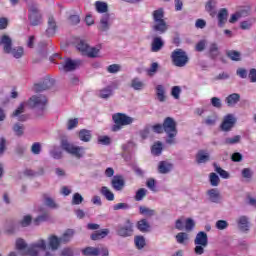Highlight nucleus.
Masks as SVG:
<instances>
[{
	"mask_svg": "<svg viewBox=\"0 0 256 256\" xmlns=\"http://www.w3.org/2000/svg\"><path fill=\"white\" fill-rule=\"evenodd\" d=\"M95 8L97 13H105L100 19V24L98 26L99 31L107 32L111 29V14L107 13L109 11V4L103 1H96Z\"/></svg>",
	"mask_w": 256,
	"mask_h": 256,
	"instance_id": "obj_1",
	"label": "nucleus"
},
{
	"mask_svg": "<svg viewBox=\"0 0 256 256\" xmlns=\"http://www.w3.org/2000/svg\"><path fill=\"white\" fill-rule=\"evenodd\" d=\"M29 256H55V254L47 251V240L40 238L27 248Z\"/></svg>",
	"mask_w": 256,
	"mask_h": 256,
	"instance_id": "obj_2",
	"label": "nucleus"
},
{
	"mask_svg": "<svg viewBox=\"0 0 256 256\" xmlns=\"http://www.w3.org/2000/svg\"><path fill=\"white\" fill-rule=\"evenodd\" d=\"M112 120L114 124L111 127V131L117 133V131H121L123 127L127 125H132L135 122V118L128 116L125 113H115L112 115Z\"/></svg>",
	"mask_w": 256,
	"mask_h": 256,
	"instance_id": "obj_3",
	"label": "nucleus"
},
{
	"mask_svg": "<svg viewBox=\"0 0 256 256\" xmlns=\"http://www.w3.org/2000/svg\"><path fill=\"white\" fill-rule=\"evenodd\" d=\"M163 17H165V14L162 9H158L153 12L154 25L152 26V31L157 33V35L167 33V22H165Z\"/></svg>",
	"mask_w": 256,
	"mask_h": 256,
	"instance_id": "obj_4",
	"label": "nucleus"
},
{
	"mask_svg": "<svg viewBox=\"0 0 256 256\" xmlns=\"http://www.w3.org/2000/svg\"><path fill=\"white\" fill-rule=\"evenodd\" d=\"M162 127L168 137L166 139V143H168V145H173V143H175V140L173 139L177 137V122H175V119H173L172 117H166L164 119Z\"/></svg>",
	"mask_w": 256,
	"mask_h": 256,
	"instance_id": "obj_5",
	"label": "nucleus"
},
{
	"mask_svg": "<svg viewBox=\"0 0 256 256\" xmlns=\"http://www.w3.org/2000/svg\"><path fill=\"white\" fill-rule=\"evenodd\" d=\"M60 147L62 151L72 155V157H76V159H81V157L85 155V148L82 146H75V144L69 142L67 139L61 140Z\"/></svg>",
	"mask_w": 256,
	"mask_h": 256,
	"instance_id": "obj_6",
	"label": "nucleus"
},
{
	"mask_svg": "<svg viewBox=\"0 0 256 256\" xmlns=\"http://www.w3.org/2000/svg\"><path fill=\"white\" fill-rule=\"evenodd\" d=\"M26 105L31 109H37V115L41 116L45 111V107H47V97L45 95H34L30 97Z\"/></svg>",
	"mask_w": 256,
	"mask_h": 256,
	"instance_id": "obj_7",
	"label": "nucleus"
},
{
	"mask_svg": "<svg viewBox=\"0 0 256 256\" xmlns=\"http://www.w3.org/2000/svg\"><path fill=\"white\" fill-rule=\"evenodd\" d=\"M76 48L78 49V51L82 53V55H85L86 57H90V59H95V57L99 55V51H101L100 46L91 47L87 44V42H85V40H80L77 43Z\"/></svg>",
	"mask_w": 256,
	"mask_h": 256,
	"instance_id": "obj_8",
	"label": "nucleus"
},
{
	"mask_svg": "<svg viewBox=\"0 0 256 256\" xmlns=\"http://www.w3.org/2000/svg\"><path fill=\"white\" fill-rule=\"evenodd\" d=\"M171 59L175 67H185L189 63V56L183 49H176L171 54Z\"/></svg>",
	"mask_w": 256,
	"mask_h": 256,
	"instance_id": "obj_9",
	"label": "nucleus"
},
{
	"mask_svg": "<svg viewBox=\"0 0 256 256\" xmlns=\"http://www.w3.org/2000/svg\"><path fill=\"white\" fill-rule=\"evenodd\" d=\"M28 13V21L32 27H37V25H41V23H43L41 12H39L37 4H32L28 9Z\"/></svg>",
	"mask_w": 256,
	"mask_h": 256,
	"instance_id": "obj_10",
	"label": "nucleus"
},
{
	"mask_svg": "<svg viewBox=\"0 0 256 256\" xmlns=\"http://www.w3.org/2000/svg\"><path fill=\"white\" fill-rule=\"evenodd\" d=\"M235 123H237V119H235V116L233 114H228L224 116V119L220 125L221 131L229 132L233 127H235Z\"/></svg>",
	"mask_w": 256,
	"mask_h": 256,
	"instance_id": "obj_11",
	"label": "nucleus"
},
{
	"mask_svg": "<svg viewBox=\"0 0 256 256\" xmlns=\"http://www.w3.org/2000/svg\"><path fill=\"white\" fill-rule=\"evenodd\" d=\"M117 235L120 237H131L133 235V223L131 220H126L124 225H119Z\"/></svg>",
	"mask_w": 256,
	"mask_h": 256,
	"instance_id": "obj_12",
	"label": "nucleus"
},
{
	"mask_svg": "<svg viewBox=\"0 0 256 256\" xmlns=\"http://www.w3.org/2000/svg\"><path fill=\"white\" fill-rule=\"evenodd\" d=\"M55 84V80L51 78L44 79L41 83L34 85L35 93H41L42 91H47V89H51Z\"/></svg>",
	"mask_w": 256,
	"mask_h": 256,
	"instance_id": "obj_13",
	"label": "nucleus"
},
{
	"mask_svg": "<svg viewBox=\"0 0 256 256\" xmlns=\"http://www.w3.org/2000/svg\"><path fill=\"white\" fill-rule=\"evenodd\" d=\"M79 65H81V60L66 58L60 69H63L66 73H69L70 71H75Z\"/></svg>",
	"mask_w": 256,
	"mask_h": 256,
	"instance_id": "obj_14",
	"label": "nucleus"
},
{
	"mask_svg": "<svg viewBox=\"0 0 256 256\" xmlns=\"http://www.w3.org/2000/svg\"><path fill=\"white\" fill-rule=\"evenodd\" d=\"M239 231L242 233H247L250 229V222L248 216L241 215L236 219Z\"/></svg>",
	"mask_w": 256,
	"mask_h": 256,
	"instance_id": "obj_15",
	"label": "nucleus"
},
{
	"mask_svg": "<svg viewBox=\"0 0 256 256\" xmlns=\"http://www.w3.org/2000/svg\"><path fill=\"white\" fill-rule=\"evenodd\" d=\"M124 151V160L129 161V159H133V154L135 153V143L128 142L122 147Z\"/></svg>",
	"mask_w": 256,
	"mask_h": 256,
	"instance_id": "obj_16",
	"label": "nucleus"
},
{
	"mask_svg": "<svg viewBox=\"0 0 256 256\" xmlns=\"http://www.w3.org/2000/svg\"><path fill=\"white\" fill-rule=\"evenodd\" d=\"M0 45H2L4 53L9 54L13 49V40L9 35H3L0 39Z\"/></svg>",
	"mask_w": 256,
	"mask_h": 256,
	"instance_id": "obj_17",
	"label": "nucleus"
},
{
	"mask_svg": "<svg viewBox=\"0 0 256 256\" xmlns=\"http://www.w3.org/2000/svg\"><path fill=\"white\" fill-rule=\"evenodd\" d=\"M164 45L165 42L163 41V38L159 36L154 37L151 44L152 53H158V51H161V49H163Z\"/></svg>",
	"mask_w": 256,
	"mask_h": 256,
	"instance_id": "obj_18",
	"label": "nucleus"
},
{
	"mask_svg": "<svg viewBox=\"0 0 256 256\" xmlns=\"http://www.w3.org/2000/svg\"><path fill=\"white\" fill-rule=\"evenodd\" d=\"M57 33V22L55 21V18L50 16L48 18V27L46 29V35L48 37H53Z\"/></svg>",
	"mask_w": 256,
	"mask_h": 256,
	"instance_id": "obj_19",
	"label": "nucleus"
},
{
	"mask_svg": "<svg viewBox=\"0 0 256 256\" xmlns=\"http://www.w3.org/2000/svg\"><path fill=\"white\" fill-rule=\"evenodd\" d=\"M173 171V164L168 161H161L158 164V172L161 175H167V173H171Z\"/></svg>",
	"mask_w": 256,
	"mask_h": 256,
	"instance_id": "obj_20",
	"label": "nucleus"
},
{
	"mask_svg": "<svg viewBox=\"0 0 256 256\" xmlns=\"http://www.w3.org/2000/svg\"><path fill=\"white\" fill-rule=\"evenodd\" d=\"M195 245H202V247H207L209 245V238L207 237V233L201 231L196 235L194 240Z\"/></svg>",
	"mask_w": 256,
	"mask_h": 256,
	"instance_id": "obj_21",
	"label": "nucleus"
},
{
	"mask_svg": "<svg viewBox=\"0 0 256 256\" xmlns=\"http://www.w3.org/2000/svg\"><path fill=\"white\" fill-rule=\"evenodd\" d=\"M111 185L115 191H123L125 187V180L122 176H114L111 181Z\"/></svg>",
	"mask_w": 256,
	"mask_h": 256,
	"instance_id": "obj_22",
	"label": "nucleus"
},
{
	"mask_svg": "<svg viewBox=\"0 0 256 256\" xmlns=\"http://www.w3.org/2000/svg\"><path fill=\"white\" fill-rule=\"evenodd\" d=\"M61 238L57 237L56 235H50L48 237V245L51 251H57L59 247H61Z\"/></svg>",
	"mask_w": 256,
	"mask_h": 256,
	"instance_id": "obj_23",
	"label": "nucleus"
},
{
	"mask_svg": "<svg viewBox=\"0 0 256 256\" xmlns=\"http://www.w3.org/2000/svg\"><path fill=\"white\" fill-rule=\"evenodd\" d=\"M25 111V103H21L18 108L13 112V117H18V121H27L29 119L28 115H21Z\"/></svg>",
	"mask_w": 256,
	"mask_h": 256,
	"instance_id": "obj_24",
	"label": "nucleus"
},
{
	"mask_svg": "<svg viewBox=\"0 0 256 256\" xmlns=\"http://www.w3.org/2000/svg\"><path fill=\"white\" fill-rule=\"evenodd\" d=\"M156 97L160 103H165L167 96L165 95V86L158 84L155 87Z\"/></svg>",
	"mask_w": 256,
	"mask_h": 256,
	"instance_id": "obj_25",
	"label": "nucleus"
},
{
	"mask_svg": "<svg viewBox=\"0 0 256 256\" xmlns=\"http://www.w3.org/2000/svg\"><path fill=\"white\" fill-rule=\"evenodd\" d=\"M136 227L138 231H141V233H149V231H151V224H149L147 219H141L138 221Z\"/></svg>",
	"mask_w": 256,
	"mask_h": 256,
	"instance_id": "obj_26",
	"label": "nucleus"
},
{
	"mask_svg": "<svg viewBox=\"0 0 256 256\" xmlns=\"http://www.w3.org/2000/svg\"><path fill=\"white\" fill-rule=\"evenodd\" d=\"M226 103L228 107H235L237 105L238 101H241V95L239 93H232L227 96Z\"/></svg>",
	"mask_w": 256,
	"mask_h": 256,
	"instance_id": "obj_27",
	"label": "nucleus"
},
{
	"mask_svg": "<svg viewBox=\"0 0 256 256\" xmlns=\"http://www.w3.org/2000/svg\"><path fill=\"white\" fill-rule=\"evenodd\" d=\"M74 235H75V230H73V229H67V230L62 234V236L60 237L61 243L66 244V243L71 242V239H73Z\"/></svg>",
	"mask_w": 256,
	"mask_h": 256,
	"instance_id": "obj_28",
	"label": "nucleus"
},
{
	"mask_svg": "<svg viewBox=\"0 0 256 256\" xmlns=\"http://www.w3.org/2000/svg\"><path fill=\"white\" fill-rule=\"evenodd\" d=\"M229 15V12L227 9L222 8L218 12V26L223 27L225 25V22L227 21V16Z\"/></svg>",
	"mask_w": 256,
	"mask_h": 256,
	"instance_id": "obj_29",
	"label": "nucleus"
},
{
	"mask_svg": "<svg viewBox=\"0 0 256 256\" xmlns=\"http://www.w3.org/2000/svg\"><path fill=\"white\" fill-rule=\"evenodd\" d=\"M101 250L99 248L88 246L82 250V255L84 256H99Z\"/></svg>",
	"mask_w": 256,
	"mask_h": 256,
	"instance_id": "obj_30",
	"label": "nucleus"
},
{
	"mask_svg": "<svg viewBox=\"0 0 256 256\" xmlns=\"http://www.w3.org/2000/svg\"><path fill=\"white\" fill-rule=\"evenodd\" d=\"M78 137L80 141H83L84 143H89V141H91V130H87V129L80 130Z\"/></svg>",
	"mask_w": 256,
	"mask_h": 256,
	"instance_id": "obj_31",
	"label": "nucleus"
},
{
	"mask_svg": "<svg viewBox=\"0 0 256 256\" xmlns=\"http://www.w3.org/2000/svg\"><path fill=\"white\" fill-rule=\"evenodd\" d=\"M109 235V229H103L102 231L94 232L91 235L92 241H99V239H105Z\"/></svg>",
	"mask_w": 256,
	"mask_h": 256,
	"instance_id": "obj_32",
	"label": "nucleus"
},
{
	"mask_svg": "<svg viewBox=\"0 0 256 256\" xmlns=\"http://www.w3.org/2000/svg\"><path fill=\"white\" fill-rule=\"evenodd\" d=\"M209 200L212 203H219V190L217 188H212L207 192Z\"/></svg>",
	"mask_w": 256,
	"mask_h": 256,
	"instance_id": "obj_33",
	"label": "nucleus"
},
{
	"mask_svg": "<svg viewBox=\"0 0 256 256\" xmlns=\"http://www.w3.org/2000/svg\"><path fill=\"white\" fill-rule=\"evenodd\" d=\"M100 193L107 199V201L115 200V194H113V192H111L107 186L102 187Z\"/></svg>",
	"mask_w": 256,
	"mask_h": 256,
	"instance_id": "obj_34",
	"label": "nucleus"
},
{
	"mask_svg": "<svg viewBox=\"0 0 256 256\" xmlns=\"http://www.w3.org/2000/svg\"><path fill=\"white\" fill-rule=\"evenodd\" d=\"M209 53H210V59H212V61H215V59L219 57V47L217 46V43H212L210 45Z\"/></svg>",
	"mask_w": 256,
	"mask_h": 256,
	"instance_id": "obj_35",
	"label": "nucleus"
},
{
	"mask_svg": "<svg viewBox=\"0 0 256 256\" xmlns=\"http://www.w3.org/2000/svg\"><path fill=\"white\" fill-rule=\"evenodd\" d=\"M131 87L134 89V91H141L143 90V87H145V84L141 81V79L133 78L131 81Z\"/></svg>",
	"mask_w": 256,
	"mask_h": 256,
	"instance_id": "obj_36",
	"label": "nucleus"
},
{
	"mask_svg": "<svg viewBox=\"0 0 256 256\" xmlns=\"http://www.w3.org/2000/svg\"><path fill=\"white\" fill-rule=\"evenodd\" d=\"M24 49L21 46L14 47L8 55H12L14 59H21L23 57Z\"/></svg>",
	"mask_w": 256,
	"mask_h": 256,
	"instance_id": "obj_37",
	"label": "nucleus"
},
{
	"mask_svg": "<svg viewBox=\"0 0 256 256\" xmlns=\"http://www.w3.org/2000/svg\"><path fill=\"white\" fill-rule=\"evenodd\" d=\"M113 95V87L108 86L102 90H100L99 97L101 99H109Z\"/></svg>",
	"mask_w": 256,
	"mask_h": 256,
	"instance_id": "obj_38",
	"label": "nucleus"
},
{
	"mask_svg": "<svg viewBox=\"0 0 256 256\" xmlns=\"http://www.w3.org/2000/svg\"><path fill=\"white\" fill-rule=\"evenodd\" d=\"M226 55L231 61H241V53L236 50H228Z\"/></svg>",
	"mask_w": 256,
	"mask_h": 256,
	"instance_id": "obj_39",
	"label": "nucleus"
},
{
	"mask_svg": "<svg viewBox=\"0 0 256 256\" xmlns=\"http://www.w3.org/2000/svg\"><path fill=\"white\" fill-rule=\"evenodd\" d=\"M157 71H159V63L157 62L152 63L151 66L146 69L148 77H154V75L157 74Z\"/></svg>",
	"mask_w": 256,
	"mask_h": 256,
	"instance_id": "obj_40",
	"label": "nucleus"
},
{
	"mask_svg": "<svg viewBox=\"0 0 256 256\" xmlns=\"http://www.w3.org/2000/svg\"><path fill=\"white\" fill-rule=\"evenodd\" d=\"M44 203L46 207H49L50 209H58L59 205L55 203V200L47 195H44Z\"/></svg>",
	"mask_w": 256,
	"mask_h": 256,
	"instance_id": "obj_41",
	"label": "nucleus"
},
{
	"mask_svg": "<svg viewBox=\"0 0 256 256\" xmlns=\"http://www.w3.org/2000/svg\"><path fill=\"white\" fill-rule=\"evenodd\" d=\"M240 141L241 135H236L234 137L225 138L224 143L225 145H237V143H240Z\"/></svg>",
	"mask_w": 256,
	"mask_h": 256,
	"instance_id": "obj_42",
	"label": "nucleus"
},
{
	"mask_svg": "<svg viewBox=\"0 0 256 256\" xmlns=\"http://www.w3.org/2000/svg\"><path fill=\"white\" fill-rule=\"evenodd\" d=\"M139 211L141 215H146V217H153L155 215V210L147 208L145 206H140Z\"/></svg>",
	"mask_w": 256,
	"mask_h": 256,
	"instance_id": "obj_43",
	"label": "nucleus"
},
{
	"mask_svg": "<svg viewBox=\"0 0 256 256\" xmlns=\"http://www.w3.org/2000/svg\"><path fill=\"white\" fill-rule=\"evenodd\" d=\"M163 152V143L161 142H156L151 149L152 155H161Z\"/></svg>",
	"mask_w": 256,
	"mask_h": 256,
	"instance_id": "obj_44",
	"label": "nucleus"
},
{
	"mask_svg": "<svg viewBox=\"0 0 256 256\" xmlns=\"http://www.w3.org/2000/svg\"><path fill=\"white\" fill-rule=\"evenodd\" d=\"M213 166H214L216 173H218V175H220V177H222V179H229V172L223 170V168L218 166L217 163H214Z\"/></svg>",
	"mask_w": 256,
	"mask_h": 256,
	"instance_id": "obj_45",
	"label": "nucleus"
},
{
	"mask_svg": "<svg viewBox=\"0 0 256 256\" xmlns=\"http://www.w3.org/2000/svg\"><path fill=\"white\" fill-rule=\"evenodd\" d=\"M196 161H209V152L205 150H199L196 154Z\"/></svg>",
	"mask_w": 256,
	"mask_h": 256,
	"instance_id": "obj_46",
	"label": "nucleus"
},
{
	"mask_svg": "<svg viewBox=\"0 0 256 256\" xmlns=\"http://www.w3.org/2000/svg\"><path fill=\"white\" fill-rule=\"evenodd\" d=\"M181 86H173L171 88L170 95L173 97V99L179 100L181 99Z\"/></svg>",
	"mask_w": 256,
	"mask_h": 256,
	"instance_id": "obj_47",
	"label": "nucleus"
},
{
	"mask_svg": "<svg viewBox=\"0 0 256 256\" xmlns=\"http://www.w3.org/2000/svg\"><path fill=\"white\" fill-rule=\"evenodd\" d=\"M147 197V189L145 188H140L134 197L135 201H143Z\"/></svg>",
	"mask_w": 256,
	"mask_h": 256,
	"instance_id": "obj_48",
	"label": "nucleus"
},
{
	"mask_svg": "<svg viewBox=\"0 0 256 256\" xmlns=\"http://www.w3.org/2000/svg\"><path fill=\"white\" fill-rule=\"evenodd\" d=\"M217 114H212L210 116H207V118L204 120L205 125H208V127H212L217 123Z\"/></svg>",
	"mask_w": 256,
	"mask_h": 256,
	"instance_id": "obj_49",
	"label": "nucleus"
},
{
	"mask_svg": "<svg viewBox=\"0 0 256 256\" xmlns=\"http://www.w3.org/2000/svg\"><path fill=\"white\" fill-rule=\"evenodd\" d=\"M13 131L17 137H21L25 131V127L20 123H16L13 126Z\"/></svg>",
	"mask_w": 256,
	"mask_h": 256,
	"instance_id": "obj_50",
	"label": "nucleus"
},
{
	"mask_svg": "<svg viewBox=\"0 0 256 256\" xmlns=\"http://www.w3.org/2000/svg\"><path fill=\"white\" fill-rule=\"evenodd\" d=\"M215 227L218 231H225L229 227V222L227 220H218L216 221Z\"/></svg>",
	"mask_w": 256,
	"mask_h": 256,
	"instance_id": "obj_51",
	"label": "nucleus"
},
{
	"mask_svg": "<svg viewBox=\"0 0 256 256\" xmlns=\"http://www.w3.org/2000/svg\"><path fill=\"white\" fill-rule=\"evenodd\" d=\"M239 17H248L251 14V7L243 6L237 11Z\"/></svg>",
	"mask_w": 256,
	"mask_h": 256,
	"instance_id": "obj_52",
	"label": "nucleus"
},
{
	"mask_svg": "<svg viewBox=\"0 0 256 256\" xmlns=\"http://www.w3.org/2000/svg\"><path fill=\"white\" fill-rule=\"evenodd\" d=\"M219 183H221V179H219V176L215 173H210V184L212 187L219 186Z\"/></svg>",
	"mask_w": 256,
	"mask_h": 256,
	"instance_id": "obj_53",
	"label": "nucleus"
},
{
	"mask_svg": "<svg viewBox=\"0 0 256 256\" xmlns=\"http://www.w3.org/2000/svg\"><path fill=\"white\" fill-rule=\"evenodd\" d=\"M134 241L137 249H143V247H145V237L136 236Z\"/></svg>",
	"mask_w": 256,
	"mask_h": 256,
	"instance_id": "obj_54",
	"label": "nucleus"
},
{
	"mask_svg": "<svg viewBox=\"0 0 256 256\" xmlns=\"http://www.w3.org/2000/svg\"><path fill=\"white\" fill-rule=\"evenodd\" d=\"M187 239H189V235L185 232H180L176 235L177 243H180L181 245H183Z\"/></svg>",
	"mask_w": 256,
	"mask_h": 256,
	"instance_id": "obj_55",
	"label": "nucleus"
},
{
	"mask_svg": "<svg viewBox=\"0 0 256 256\" xmlns=\"http://www.w3.org/2000/svg\"><path fill=\"white\" fill-rule=\"evenodd\" d=\"M210 101L212 107H215V109H221L223 107V103L219 97H212Z\"/></svg>",
	"mask_w": 256,
	"mask_h": 256,
	"instance_id": "obj_56",
	"label": "nucleus"
},
{
	"mask_svg": "<svg viewBox=\"0 0 256 256\" xmlns=\"http://www.w3.org/2000/svg\"><path fill=\"white\" fill-rule=\"evenodd\" d=\"M146 186L148 187V189H150V191H153V193H157V186H156L155 179L153 178L148 179L146 182Z\"/></svg>",
	"mask_w": 256,
	"mask_h": 256,
	"instance_id": "obj_57",
	"label": "nucleus"
},
{
	"mask_svg": "<svg viewBox=\"0 0 256 256\" xmlns=\"http://www.w3.org/2000/svg\"><path fill=\"white\" fill-rule=\"evenodd\" d=\"M83 203V196L79 193H74L72 197V205H81Z\"/></svg>",
	"mask_w": 256,
	"mask_h": 256,
	"instance_id": "obj_58",
	"label": "nucleus"
},
{
	"mask_svg": "<svg viewBox=\"0 0 256 256\" xmlns=\"http://www.w3.org/2000/svg\"><path fill=\"white\" fill-rule=\"evenodd\" d=\"M217 5V2L215 0H208L205 6V9L208 13H212V11L215 10V6Z\"/></svg>",
	"mask_w": 256,
	"mask_h": 256,
	"instance_id": "obj_59",
	"label": "nucleus"
},
{
	"mask_svg": "<svg viewBox=\"0 0 256 256\" xmlns=\"http://www.w3.org/2000/svg\"><path fill=\"white\" fill-rule=\"evenodd\" d=\"M108 73H119L121 71V66L119 64H111L107 67Z\"/></svg>",
	"mask_w": 256,
	"mask_h": 256,
	"instance_id": "obj_60",
	"label": "nucleus"
},
{
	"mask_svg": "<svg viewBox=\"0 0 256 256\" xmlns=\"http://www.w3.org/2000/svg\"><path fill=\"white\" fill-rule=\"evenodd\" d=\"M31 152L33 153V155H39L41 153V143H33L31 147Z\"/></svg>",
	"mask_w": 256,
	"mask_h": 256,
	"instance_id": "obj_61",
	"label": "nucleus"
},
{
	"mask_svg": "<svg viewBox=\"0 0 256 256\" xmlns=\"http://www.w3.org/2000/svg\"><path fill=\"white\" fill-rule=\"evenodd\" d=\"M195 227V221L193 219L188 218L185 223V230L189 233L190 231H193V228Z\"/></svg>",
	"mask_w": 256,
	"mask_h": 256,
	"instance_id": "obj_62",
	"label": "nucleus"
},
{
	"mask_svg": "<svg viewBox=\"0 0 256 256\" xmlns=\"http://www.w3.org/2000/svg\"><path fill=\"white\" fill-rule=\"evenodd\" d=\"M51 157H53V159L59 160L61 159V157H63V152H61V150L59 149H53L50 152Z\"/></svg>",
	"mask_w": 256,
	"mask_h": 256,
	"instance_id": "obj_63",
	"label": "nucleus"
},
{
	"mask_svg": "<svg viewBox=\"0 0 256 256\" xmlns=\"http://www.w3.org/2000/svg\"><path fill=\"white\" fill-rule=\"evenodd\" d=\"M248 79L250 80V83H256V69L251 68L248 73Z\"/></svg>",
	"mask_w": 256,
	"mask_h": 256,
	"instance_id": "obj_64",
	"label": "nucleus"
}]
</instances>
